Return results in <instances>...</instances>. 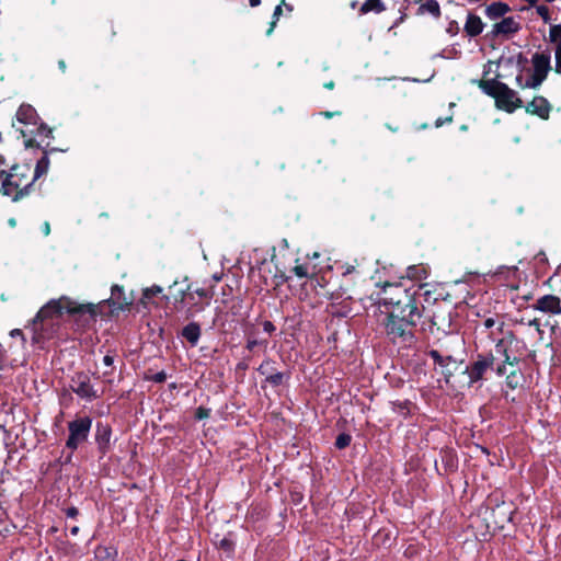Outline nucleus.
<instances>
[{
	"instance_id": "obj_19",
	"label": "nucleus",
	"mask_w": 561,
	"mask_h": 561,
	"mask_svg": "<svg viewBox=\"0 0 561 561\" xmlns=\"http://www.w3.org/2000/svg\"><path fill=\"white\" fill-rule=\"evenodd\" d=\"M51 135V129L48 128L46 125L42 124L36 128V133L34 137H30L25 145L26 147H32L35 142L39 145V142H43L45 138H49Z\"/></svg>"
},
{
	"instance_id": "obj_1",
	"label": "nucleus",
	"mask_w": 561,
	"mask_h": 561,
	"mask_svg": "<svg viewBox=\"0 0 561 561\" xmlns=\"http://www.w3.org/2000/svg\"><path fill=\"white\" fill-rule=\"evenodd\" d=\"M69 314H94V305L78 304L77 301L62 296L58 299H51L44 305L33 320L35 342L48 339L54 332L56 321L65 313Z\"/></svg>"
},
{
	"instance_id": "obj_51",
	"label": "nucleus",
	"mask_w": 561,
	"mask_h": 561,
	"mask_svg": "<svg viewBox=\"0 0 561 561\" xmlns=\"http://www.w3.org/2000/svg\"><path fill=\"white\" fill-rule=\"evenodd\" d=\"M324 88L330 89V90L333 89L334 88V82L333 81L327 82L324 84Z\"/></svg>"
},
{
	"instance_id": "obj_58",
	"label": "nucleus",
	"mask_w": 561,
	"mask_h": 561,
	"mask_svg": "<svg viewBox=\"0 0 561 561\" xmlns=\"http://www.w3.org/2000/svg\"><path fill=\"white\" fill-rule=\"evenodd\" d=\"M158 379H159V381H162L161 375H158Z\"/></svg>"
},
{
	"instance_id": "obj_33",
	"label": "nucleus",
	"mask_w": 561,
	"mask_h": 561,
	"mask_svg": "<svg viewBox=\"0 0 561 561\" xmlns=\"http://www.w3.org/2000/svg\"><path fill=\"white\" fill-rule=\"evenodd\" d=\"M162 293V288L158 285H153L144 290V299L149 300L151 297Z\"/></svg>"
},
{
	"instance_id": "obj_9",
	"label": "nucleus",
	"mask_w": 561,
	"mask_h": 561,
	"mask_svg": "<svg viewBox=\"0 0 561 561\" xmlns=\"http://www.w3.org/2000/svg\"><path fill=\"white\" fill-rule=\"evenodd\" d=\"M494 359L493 354H479L465 370L469 378V385L482 380L484 375L493 368Z\"/></svg>"
},
{
	"instance_id": "obj_38",
	"label": "nucleus",
	"mask_w": 561,
	"mask_h": 561,
	"mask_svg": "<svg viewBox=\"0 0 561 561\" xmlns=\"http://www.w3.org/2000/svg\"><path fill=\"white\" fill-rule=\"evenodd\" d=\"M193 294L195 296H198V298H201V299H204V298L207 299V301H209V299H210L207 290H205L204 288H197Z\"/></svg>"
},
{
	"instance_id": "obj_6",
	"label": "nucleus",
	"mask_w": 561,
	"mask_h": 561,
	"mask_svg": "<svg viewBox=\"0 0 561 561\" xmlns=\"http://www.w3.org/2000/svg\"><path fill=\"white\" fill-rule=\"evenodd\" d=\"M492 341L495 343V354L503 357V363L496 367V374L499 376L506 375L507 366L516 367L518 364V358L512 355V347L516 342L515 335L511 330H506V332H503Z\"/></svg>"
},
{
	"instance_id": "obj_16",
	"label": "nucleus",
	"mask_w": 561,
	"mask_h": 561,
	"mask_svg": "<svg viewBox=\"0 0 561 561\" xmlns=\"http://www.w3.org/2000/svg\"><path fill=\"white\" fill-rule=\"evenodd\" d=\"M484 24L480 16L469 13L463 26L465 32L470 37H476L482 33Z\"/></svg>"
},
{
	"instance_id": "obj_56",
	"label": "nucleus",
	"mask_w": 561,
	"mask_h": 561,
	"mask_svg": "<svg viewBox=\"0 0 561 561\" xmlns=\"http://www.w3.org/2000/svg\"><path fill=\"white\" fill-rule=\"evenodd\" d=\"M353 267H347L346 273H351Z\"/></svg>"
},
{
	"instance_id": "obj_42",
	"label": "nucleus",
	"mask_w": 561,
	"mask_h": 561,
	"mask_svg": "<svg viewBox=\"0 0 561 561\" xmlns=\"http://www.w3.org/2000/svg\"><path fill=\"white\" fill-rule=\"evenodd\" d=\"M66 514L68 517L73 518L78 515V510L76 507H69L67 508Z\"/></svg>"
},
{
	"instance_id": "obj_27",
	"label": "nucleus",
	"mask_w": 561,
	"mask_h": 561,
	"mask_svg": "<svg viewBox=\"0 0 561 561\" xmlns=\"http://www.w3.org/2000/svg\"><path fill=\"white\" fill-rule=\"evenodd\" d=\"M517 272V267L515 266H500L494 272V276L503 279H508L512 275H515Z\"/></svg>"
},
{
	"instance_id": "obj_28",
	"label": "nucleus",
	"mask_w": 561,
	"mask_h": 561,
	"mask_svg": "<svg viewBox=\"0 0 561 561\" xmlns=\"http://www.w3.org/2000/svg\"><path fill=\"white\" fill-rule=\"evenodd\" d=\"M123 294V288L118 285H114L112 287V295H111V299L113 300V304L115 306H117V308L119 309H123L124 306H127L129 305L130 302L129 301H125V302H121L119 301V296Z\"/></svg>"
},
{
	"instance_id": "obj_2",
	"label": "nucleus",
	"mask_w": 561,
	"mask_h": 561,
	"mask_svg": "<svg viewBox=\"0 0 561 561\" xmlns=\"http://www.w3.org/2000/svg\"><path fill=\"white\" fill-rule=\"evenodd\" d=\"M420 318L419 308L410 307V311L403 314L396 312V310H389L382 323L387 335L393 342L411 343L413 341L412 327L416 324Z\"/></svg>"
},
{
	"instance_id": "obj_48",
	"label": "nucleus",
	"mask_w": 561,
	"mask_h": 561,
	"mask_svg": "<svg viewBox=\"0 0 561 561\" xmlns=\"http://www.w3.org/2000/svg\"><path fill=\"white\" fill-rule=\"evenodd\" d=\"M23 137H26V136H32L34 134V130L33 129H28V130H22L21 131Z\"/></svg>"
},
{
	"instance_id": "obj_4",
	"label": "nucleus",
	"mask_w": 561,
	"mask_h": 561,
	"mask_svg": "<svg viewBox=\"0 0 561 561\" xmlns=\"http://www.w3.org/2000/svg\"><path fill=\"white\" fill-rule=\"evenodd\" d=\"M33 183L30 165H14L3 180L0 192L12 201H18L27 193Z\"/></svg>"
},
{
	"instance_id": "obj_5",
	"label": "nucleus",
	"mask_w": 561,
	"mask_h": 561,
	"mask_svg": "<svg viewBox=\"0 0 561 561\" xmlns=\"http://www.w3.org/2000/svg\"><path fill=\"white\" fill-rule=\"evenodd\" d=\"M383 296L379 298V305L383 306L387 311L391 310L400 312V314L410 311V307H417L413 295L399 284H391L386 282L382 285Z\"/></svg>"
},
{
	"instance_id": "obj_13",
	"label": "nucleus",
	"mask_w": 561,
	"mask_h": 561,
	"mask_svg": "<svg viewBox=\"0 0 561 561\" xmlns=\"http://www.w3.org/2000/svg\"><path fill=\"white\" fill-rule=\"evenodd\" d=\"M482 327L488 331V336L495 340L500 334L506 332L505 323L500 317H490L482 322Z\"/></svg>"
},
{
	"instance_id": "obj_30",
	"label": "nucleus",
	"mask_w": 561,
	"mask_h": 561,
	"mask_svg": "<svg viewBox=\"0 0 561 561\" xmlns=\"http://www.w3.org/2000/svg\"><path fill=\"white\" fill-rule=\"evenodd\" d=\"M111 432L107 426L99 427L98 430V439L100 440V445L103 446L108 444Z\"/></svg>"
},
{
	"instance_id": "obj_53",
	"label": "nucleus",
	"mask_w": 561,
	"mask_h": 561,
	"mask_svg": "<svg viewBox=\"0 0 561 561\" xmlns=\"http://www.w3.org/2000/svg\"><path fill=\"white\" fill-rule=\"evenodd\" d=\"M323 115H324L325 117H332V116H333V113H331V112H324V113H323Z\"/></svg>"
},
{
	"instance_id": "obj_24",
	"label": "nucleus",
	"mask_w": 561,
	"mask_h": 561,
	"mask_svg": "<svg viewBox=\"0 0 561 561\" xmlns=\"http://www.w3.org/2000/svg\"><path fill=\"white\" fill-rule=\"evenodd\" d=\"M420 10L423 12H427L435 18H439L442 13L439 3L436 0H427L420 7Z\"/></svg>"
},
{
	"instance_id": "obj_15",
	"label": "nucleus",
	"mask_w": 561,
	"mask_h": 561,
	"mask_svg": "<svg viewBox=\"0 0 561 561\" xmlns=\"http://www.w3.org/2000/svg\"><path fill=\"white\" fill-rule=\"evenodd\" d=\"M16 119L25 125L35 126L37 124L38 116L33 106L23 104L16 112Z\"/></svg>"
},
{
	"instance_id": "obj_45",
	"label": "nucleus",
	"mask_w": 561,
	"mask_h": 561,
	"mask_svg": "<svg viewBox=\"0 0 561 561\" xmlns=\"http://www.w3.org/2000/svg\"><path fill=\"white\" fill-rule=\"evenodd\" d=\"M10 335H11L12 337H15V336H23V333H22V331H21L20 329H14V330H12V331L10 332Z\"/></svg>"
},
{
	"instance_id": "obj_12",
	"label": "nucleus",
	"mask_w": 561,
	"mask_h": 561,
	"mask_svg": "<svg viewBox=\"0 0 561 561\" xmlns=\"http://www.w3.org/2000/svg\"><path fill=\"white\" fill-rule=\"evenodd\" d=\"M533 307L543 313L561 314V301L554 295H545L538 298Z\"/></svg>"
},
{
	"instance_id": "obj_14",
	"label": "nucleus",
	"mask_w": 561,
	"mask_h": 561,
	"mask_svg": "<svg viewBox=\"0 0 561 561\" xmlns=\"http://www.w3.org/2000/svg\"><path fill=\"white\" fill-rule=\"evenodd\" d=\"M526 111L530 114H536L541 118H547L550 112L549 102L542 96H536L528 103Z\"/></svg>"
},
{
	"instance_id": "obj_57",
	"label": "nucleus",
	"mask_w": 561,
	"mask_h": 561,
	"mask_svg": "<svg viewBox=\"0 0 561 561\" xmlns=\"http://www.w3.org/2000/svg\"><path fill=\"white\" fill-rule=\"evenodd\" d=\"M158 379H159V381H162L161 375H158Z\"/></svg>"
},
{
	"instance_id": "obj_10",
	"label": "nucleus",
	"mask_w": 561,
	"mask_h": 561,
	"mask_svg": "<svg viewBox=\"0 0 561 561\" xmlns=\"http://www.w3.org/2000/svg\"><path fill=\"white\" fill-rule=\"evenodd\" d=\"M71 389L75 393L83 399H94L98 397L96 391L90 383V378L85 374H77L71 381Z\"/></svg>"
},
{
	"instance_id": "obj_3",
	"label": "nucleus",
	"mask_w": 561,
	"mask_h": 561,
	"mask_svg": "<svg viewBox=\"0 0 561 561\" xmlns=\"http://www.w3.org/2000/svg\"><path fill=\"white\" fill-rule=\"evenodd\" d=\"M480 89L488 95L495 99L496 107L508 113L522 107V100L517 93L505 83L497 80H482L479 83Z\"/></svg>"
},
{
	"instance_id": "obj_23",
	"label": "nucleus",
	"mask_w": 561,
	"mask_h": 561,
	"mask_svg": "<svg viewBox=\"0 0 561 561\" xmlns=\"http://www.w3.org/2000/svg\"><path fill=\"white\" fill-rule=\"evenodd\" d=\"M407 276L411 279L421 280L426 278L427 273L424 266L422 265H413L409 266L407 270Z\"/></svg>"
},
{
	"instance_id": "obj_25",
	"label": "nucleus",
	"mask_w": 561,
	"mask_h": 561,
	"mask_svg": "<svg viewBox=\"0 0 561 561\" xmlns=\"http://www.w3.org/2000/svg\"><path fill=\"white\" fill-rule=\"evenodd\" d=\"M431 357L434 362L443 367L448 366L449 363H456V359L451 355L443 356L438 351L432 350L430 352Z\"/></svg>"
},
{
	"instance_id": "obj_8",
	"label": "nucleus",
	"mask_w": 561,
	"mask_h": 561,
	"mask_svg": "<svg viewBox=\"0 0 561 561\" xmlns=\"http://www.w3.org/2000/svg\"><path fill=\"white\" fill-rule=\"evenodd\" d=\"M92 425L90 417H80L68 424L69 437L66 446L72 450L87 440Z\"/></svg>"
},
{
	"instance_id": "obj_46",
	"label": "nucleus",
	"mask_w": 561,
	"mask_h": 561,
	"mask_svg": "<svg viewBox=\"0 0 561 561\" xmlns=\"http://www.w3.org/2000/svg\"><path fill=\"white\" fill-rule=\"evenodd\" d=\"M257 345L256 340L248 341L247 348L252 351Z\"/></svg>"
},
{
	"instance_id": "obj_29",
	"label": "nucleus",
	"mask_w": 561,
	"mask_h": 561,
	"mask_svg": "<svg viewBox=\"0 0 561 561\" xmlns=\"http://www.w3.org/2000/svg\"><path fill=\"white\" fill-rule=\"evenodd\" d=\"M549 41L554 44L561 43V24L550 26Z\"/></svg>"
},
{
	"instance_id": "obj_7",
	"label": "nucleus",
	"mask_w": 561,
	"mask_h": 561,
	"mask_svg": "<svg viewBox=\"0 0 561 561\" xmlns=\"http://www.w3.org/2000/svg\"><path fill=\"white\" fill-rule=\"evenodd\" d=\"M534 73L525 81V85L536 89L547 78L551 70V57L549 53H536L531 58Z\"/></svg>"
},
{
	"instance_id": "obj_43",
	"label": "nucleus",
	"mask_w": 561,
	"mask_h": 561,
	"mask_svg": "<svg viewBox=\"0 0 561 561\" xmlns=\"http://www.w3.org/2000/svg\"><path fill=\"white\" fill-rule=\"evenodd\" d=\"M516 83L519 88L527 89V85H525V82L523 81V76L519 75L516 77ZM528 89L530 88L528 87Z\"/></svg>"
},
{
	"instance_id": "obj_49",
	"label": "nucleus",
	"mask_w": 561,
	"mask_h": 561,
	"mask_svg": "<svg viewBox=\"0 0 561 561\" xmlns=\"http://www.w3.org/2000/svg\"><path fill=\"white\" fill-rule=\"evenodd\" d=\"M78 533H79V527L78 526H73V527L70 528V534L72 536H76Z\"/></svg>"
},
{
	"instance_id": "obj_26",
	"label": "nucleus",
	"mask_w": 561,
	"mask_h": 561,
	"mask_svg": "<svg viewBox=\"0 0 561 561\" xmlns=\"http://www.w3.org/2000/svg\"><path fill=\"white\" fill-rule=\"evenodd\" d=\"M383 9V3L380 0H365L360 10L363 12H381Z\"/></svg>"
},
{
	"instance_id": "obj_40",
	"label": "nucleus",
	"mask_w": 561,
	"mask_h": 561,
	"mask_svg": "<svg viewBox=\"0 0 561 561\" xmlns=\"http://www.w3.org/2000/svg\"><path fill=\"white\" fill-rule=\"evenodd\" d=\"M103 364L106 366V367H112L113 364H114V357L112 355H105L103 357Z\"/></svg>"
},
{
	"instance_id": "obj_47",
	"label": "nucleus",
	"mask_w": 561,
	"mask_h": 561,
	"mask_svg": "<svg viewBox=\"0 0 561 561\" xmlns=\"http://www.w3.org/2000/svg\"><path fill=\"white\" fill-rule=\"evenodd\" d=\"M43 231H44L45 236H48V234H49V232H50V227H49V224H48V222H45V224H44Z\"/></svg>"
},
{
	"instance_id": "obj_37",
	"label": "nucleus",
	"mask_w": 561,
	"mask_h": 561,
	"mask_svg": "<svg viewBox=\"0 0 561 561\" xmlns=\"http://www.w3.org/2000/svg\"><path fill=\"white\" fill-rule=\"evenodd\" d=\"M283 378H284V375H283L282 373H276V374H273V375L268 376V377L266 378V380H267L270 383L274 385V386H278V385H280V383H282Z\"/></svg>"
},
{
	"instance_id": "obj_22",
	"label": "nucleus",
	"mask_w": 561,
	"mask_h": 561,
	"mask_svg": "<svg viewBox=\"0 0 561 561\" xmlns=\"http://www.w3.org/2000/svg\"><path fill=\"white\" fill-rule=\"evenodd\" d=\"M49 168V159L44 156L41 158L35 167V170L31 171L32 181H35L36 179L41 178L43 174L47 173Z\"/></svg>"
},
{
	"instance_id": "obj_52",
	"label": "nucleus",
	"mask_w": 561,
	"mask_h": 561,
	"mask_svg": "<svg viewBox=\"0 0 561 561\" xmlns=\"http://www.w3.org/2000/svg\"><path fill=\"white\" fill-rule=\"evenodd\" d=\"M59 67L61 68V70H65L66 68V65H65V61H59Z\"/></svg>"
},
{
	"instance_id": "obj_32",
	"label": "nucleus",
	"mask_w": 561,
	"mask_h": 561,
	"mask_svg": "<svg viewBox=\"0 0 561 561\" xmlns=\"http://www.w3.org/2000/svg\"><path fill=\"white\" fill-rule=\"evenodd\" d=\"M351 443V436L347 434H340L335 440V446L339 449L347 447Z\"/></svg>"
},
{
	"instance_id": "obj_36",
	"label": "nucleus",
	"mask_w": 561,
	"mask_h": 561,
	"mask_svg": "<svg viewBox=\"0 0 561 561\" xmlns=\"http://www.w3.org/2000/svg\"><path fill=\"white\" fill-rule=\"evenodd\" d=\"M293 271L296 274V276H298L300 278L308 277V275H309L308 267L306 265H296L293 268Z\"/></svg>"
},
{
	"instance_id": "obj_44",
	"label": "nucleus",
	"mask_w": 561,
	"mask_h": 561,
	"mask_svg": "<svg viewBox=\"0 0 561 561\" xmlns=\"http://www.w3.org/2000/svg\"><path fill=\"white\" fill-rule=\"evenodd\" d=\"M446 122H451V117H447L445 119H442V118H437L436 122H435V126L436 127H440L443 124H445Z\"/></svg>"
},
{
	"instance_id": "obj_41",
	"label": "nucleus",
	"mask_w": 561,
	"mask_h": 561,
	"mask_svg": "<svg viewBox=\"0 0 561 561\" xmlns=\"http://www.w3.org/2000/svg\"><path fill=\"white\" fill-rule=\"evenodd\" d=\"M263 329H264L265 332L272 333L275 330V327H274V324L271 321H265L263 323Z\"/></svg>"
},
{
	"instance_id": "obj_20",
	"label": "nucleus",
	"mask_w": 561,
	"mask_h": 561,
	"mask_svg": "<svg viewBox=\"0 0 561 561\" xmlns=\"http://www.w3.org/2000/svg\"><path fill=\"white\" fill-rule=\"evenodd\" d=\"M183 302L187 306V311L191 314L204 310L205 306H208L209 304V301H206L205 305H199L198 301L195 299V295L191 291L183 296Z\"/></svg>"
},
{
	"instance_id": "obj_35",
	"label": "nucleus",
	"mask_w": 561,
	"mask_h": 561,
	"mask_svg": "<svg viewBox=\"0 0 561 561\" xmlns=\"http://www.w3.org/2000/svg\"><path fill=\"white\" fill-rule=\"evenodd\" d=\"M556 51H554V57H556V72L558 73H561V43L559 44H556Z\"/></svg>"
},
{
	"instance_id": "obj_54",
	"label": "nucleus",
	"mask_w": 561,
	"mask_h": 561,
	"mask_svg": "<svg viewBox=\"0 0 561 561\" xmlns=\"http://www.w3.org/2000/svg\"><path fill=\"white\" fill-rule=\"evenodd\" d=\"M9 224H10L11 226H15V220H14V219H10V220H9Z\"/></svg>"
},
{
	"instance_id": "obj_11",
	"label": "nucleus",
	"mask_w": 561,
	"mask_h": 561,
	"mask_svg": "<svg viewBox=\"0 0 561 561\" xmlns=\"http://www.w3.org/2000/svg\"><path fill=\"white\" fill-rule=\"evenodd\" d=\"M520 30L519 21L514 16L503 18L492 26L491 35L494 37H510Z\"/></svg>"
},
{
	"instance_id": "obj_18",
	"label": "nucleus",
	"mask_w": 561,
	"mask_h": 561,
	"mask_svg": "<svg viewBox=\"0 0 561 561\" xmlns=\"http://www.w3.org/2000/svg\"><path fill=\"white\" fill-rule=\"evenodd\" d=\"M182 335L192 346H195L201 337V328L196 322H191L183 328Z\"/></svg>"
},
{
	"instance_id": "obj_34",
	"label": "nucleus",
	"mask_w": 561,
	"mask_h": 561,
	"mask_svg": "<svg viewBox=\"0 0 561 561\" xmlns=\"http://www.w3.org/2000/svg\"><path fill=\"white\" fill-rule=\"evenodd\" d=\"M280 14H282V5H280V4H278V5L275 8V10H274V13H273V21H272V23H271L270 28H268V30H267V32H266V34H267V35H271V34H272V32H273V30H274V27H275V25H276V22L278 21L279 16H280Z\"/></svg>"
},
{
	"instance_id": "obj_31",
	"label": "nucleus",
	"mask_w": 561,
	"mask_h": 561,
	"mask_svg": "<svg viewBox=\"0 0 561 561\" xmlns=\"http://www.w3.org/2000/svg\"><path fill=\"white\" fill-rule=\"evenodd\" d=\"M536 12L543 20V22H546V23L550 22L551 15H550V10L547 5H537Z\"/></svg>"
},
{
	"instance_id": "obj_39",
	"label": "nucleus",
	"mask_w": 561,
	"mask_h": 561,
	"mask_svg": "<svg viewBox=\"0 0 561 561\" xmlns=\"http://www.w3.org/2000/svg\"><path fill=\"white\" fill-rule=\"evenodd\" d=\"M528 325L529 327H534L538 333L542 332L541 329H540L541 324H540L538 319L529 320Z\"/></svg>"
},
{
	"instance_id": "obj_55",
	"label": "nucleus",
	"mask_w": 561,
	"mask_h": 561,
	"mask_svg": "<svg viewBox=\"0 0 561 561\" xmlns=\"http://www.w3.org/2000/svg\"><path fill=\"white\" fill-rule=\"evenodd\" d=\"M318 256H319V254L317 252H314L311 257L317 259Z\"/></svg>"
},
{
	"instance_id": "obj_50",
	"label": "nucleus",
	"mask_w": 561,
	"mask_h": 561,
	"mask_svg": "<svg viewBox=\"0 0 561 561\" xmlns=\"http://www.w3.org/2000/svg\"><path fill=\"white\" fill-rule=\"evenodd\" d=\"M251 7H256L260 4L261 0H249Z\"/></svg>"
},
{
	"instance_id": "obj_17",
	"label": "nucleus",
	"mask_w": 561,
	"mask_h": 561,
	"mask_svg": "<svg viewBox=\"0 0 561 561\" xmlns=\"http://www.w3.org/2000/svg\"><path fill=\"white\" fill-rule=\"evenodd\" d=\"M511 11L508 4L504 2H493L485 8V16L492 21L504 18L507 12Z\"/></svg>"
},
{
	"instance_id": "obj_21",
	"label": "nucleus",
	"mask_w": 561,
	"mask_h": 561,
	"mask_svg": "<svg viewBox=\"0 0 561 561\" xmlns=\"http://www.w3.org/2000/svg\"><path fill=\"white\" fill-rule=\"evenodd\" d=\"M512 369L508 371L507 370V376H506V385L511 388V389H516L517 387H519L522 385V381L524 379L523 377V374L515 369V367H511Z\"/></svg>"
}]
</instances>
